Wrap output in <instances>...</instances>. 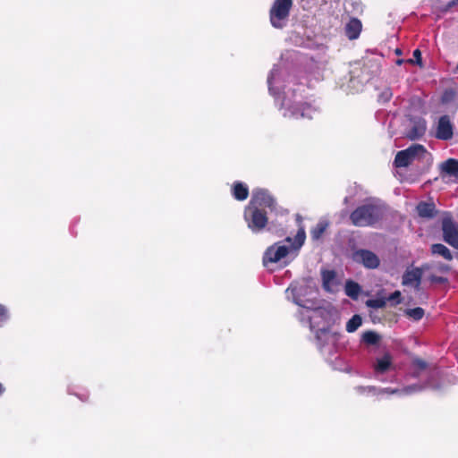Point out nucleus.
<instances>
[{
  "instance_id": "nucleus-24",
  "label": "nucleus",
  "mask_w": 458,
  "mask_h": 458,
  "mask_svg": "<svg viewBox=\"0 0 458 458\" xmlns=\"http://www.w3.org/2000/svg\"><path fill=\"white\" fill-rule=\"evenodd\" d=\"M386 305V298L369 299L366 301V306L373 309H382Z\"/></svg>"
},
{
  "instance_id": "nucleus-4",
  "label": "nucleus",
  "mask_w": 458,
  "mask_h": 458,
  "mask_svg": "<svg viewBox=\"0 0 458 458\" xmlns=\"http://www.w3.org/2000/svg\"><path fill=\"white\" fill-rule=\"evenodd\" d=\"M428 154L426 148L421 144H412L406 149L398 151L394 165L395 167H407L415 159H423Z\"/></svg>"
},
{
  "instance_id": "nucleus-9",
  "label": "nucleus",
  "mask_w": 458,
  "mask_h": 458,
  "mask_svg": "<svg viewBox=\"0 0 458 458\" xmlns=\"http://www.w3.org/2000/svg\"><path fill=\"white\" fill-rule=\"evenodd\" d=\"M354 259L369 269L377 268L380 264L378 257L369 250H359L355 251Z\"/></svg>"
},
{
  "instance_id": "nucleus-8",
  "label": "nucleus",
  "mask_w": 458,
  "mask_h": 458,
  "mask_svg": "<svg viewBox=\"0 0 458 458\" xmlns=\"http://www.w3.org/2000/svg\"><path fill=\"white\" fill-rule=\"evenodd\" d=\"M454 125L449 115L444 114L439 117L434 136L440 140H449L454 136Z\"/></svg>"
},
{
  "instance_id": "nucleus-22",
  "label": "nucleus",
  "mask_w": 458,
  "mask_h": 458,
  "mask_svg": "<svg viewBox=\"0 0 458 458\" xmlns=\"http://www.w3.org/2000/svg\"><path fill=\"white\" fill-rule=\"evenodd\" d=\"M355 391L360 395H368L376 397L377 387L374 386H359L355 387Z\"/></svg>"
},
{
  "instance_id": "nucleus-12",
  "label": "nucleus",
  "mask_w": 458,
  "mask_h": 458,
  "mask_svg": "<svg viewBox=\"0 0 458 458\" xmlns=\"http://www.w3.org/2000/svg\"><path fill=\"white\" fill-rule=\"evenodd\" d=\"M440 174L442 177L448 175L458 180V160L448 158L440 165Z\"/></svg>"
},
{
  "instance_id": "nucleus-32",
  "label": "nucleus",
  "mask_w": 458,
  "mask_h": 458,
  "mask_svg": "<svg viewBox=\"0 0 458 458\" xmlns=\"http://www.w3.org/2000/svg\"><path fill=\"white\" fill-rule=\"evenodd\" d=\"M450 269H451V267L448 265L442 264V263H439L437 265V270L440 271V272L447 273V272L450 271Z\"/></svg>"
},
{
  "instance_id": "nucleus-14",
  "label": "nucleus",
  "mask_w": 458,
  "mask_h": 458,
  "mask_svg": "<svg viewBox=\"0 0 458 458\" xmlns=\"http://www.w3.org/2000/svg\"><path fill=\"white\" fill-rule=\"evenodd\" d=\"M232 195L238 201H243L249 197V188L242 182L236 181L232 185Z\"/></svg>"
},
{
  "instance_id": "nucleus-19",
  "label": "nucleus",
  "mask_w": 458,
  "mask_h": 458,
  "mask_svg": "<svg viewBox=\"0 0 458 458\" xmlns=\"http://www.w3.org/2000/svg\"><path fill=\"white\" fill-rule=\"evenodd\" d=\"M361 288L360 284L354 281H347L345 284V293L352 300L359 298Z\"/></svg>"
},
{
  "instance_id": "nucleus-21",
  "label": "nucleus",
  "mask_w": 458,
  "mask_h": 458,
  "mask_svg": "<svg viewBox=\"0 0 458 458\" xmlns=\"http://www.w3.org/2000/svg\"><path fill=\"white\" fill-rule=\"evenodd\" d=\"M380 340L379 335L374 331H366L362 335V341L369 345H375Z\"/></svg>"
},
{
  "instance_id": "nucleus-10",
  "label": "nucleus",
  "mask_w": 458,
  "mask_h": 458,
  "mask_svg": "<svg viewBox=\"0 0 458 458\" xmlns=\"http://www.w3.org/2000/svg\"><path fill=\"white\" fill-rule=\"evenodd\" d=\"M427 131V123L424 119L419 118L412 122L411 127L406 133V137L411 140L422 138Z\"/></svg>"
},
{
  "instance_id": "nucleus-18",
  "label": "nucleus",
  "mask_w": 458,
  "mask_h": 458,
  "mask_svg": "<svg viewBox=\"0 0 458 458\" xmlns=\"http://www.w3.org/2000/svg\"><path fill=\"white\" fill-rule=\"evenodd\" d=\"M323 288L327 292H332V285L335 281L336 274L334 270H323L321 273Z\"/></svg>"
},
{
  "instance_id": "nucleus-34",
  "label": "nucleus",
  "mask_w": 458,
  "mask_h": 458,
  "mask_svg": "<svg viewBox=\"0 0 458 458\" xmlns=\"http://www.w3.org/2000/svg\"><path fill=\"white\" fill-rule=\"evenodd\" d=\"M327 331L326 329H320V330H318V331L317 332L316 338H317L318 340H319V339H320V335H321V334H327Z\"/></svg>"
},
{
  "instance_id": "nucleus-17",
  "label": "nucleus",
  "mask_w": 458,
  "mask_h": 458,
  "mask_svg": "<svg viewBox=\"0 0 458 458\" xmlns=\"http://www.w3.org/2000/svg\"><path fill=\"white\" fill-rule=\"evenodd\" d=\"M430 251L432 255L441 256L447 261H451L454 259V256L451 250L442 243H434L430 246Z\"/></svg>"
},
{
  "instance_id": "nucleus-38",
  "label": "nucleus",
  "mask_w": 458,
  "mask_h": 458,
  "mask_svg": "<svg viewBox=\"0 0 458 458\" xmlns=\"http://www.w3.org/2000/svg\"><path fill=\"white\" fill-rule=\"evenodd\" d=\"M395 54H396L397 55H400L402 54L401 49L397 48V49L395 50Z\"/></svg>"
},
{
  "instance_id": "nucleus-28",
  "label": "nucleus",
  "mask_w": 458,
  "mask_h": 458,
  "mask_svg": "<svg viewBox=\"0 0 458 458\" xmlns=\"http://www.w3.org/2000/svg\"><path fill=\"white\" fill-rule=\"evenodd\" d=\"M412 55H413V58L414 59H409V60H407V62L410 63V64H416L421 66L422 65V58H421V52H420V49H415L413 51Z\"/></svg>"
},
{
  "instance_id": "nucleus-33",
  "label": "nucleus",
  "mask_w": 458,
  "mask_h": 458,
  "mask_svg": "<svg viewBox=\"0 0 458 458\" xmlns=\"http://www.w3.org/2000/svg\"><path fill=\"white\" fill-rule=\"evenodd\" d=\"M391 92L389 91V89L386 90L385 92H383L382 94V97L385 98V100L386 101H388L390 98H391Z\"/></svg>"
},
{
  "instance_id": "nucleus-26",
  "label": "nucleus",
  "mask_w": 458,
  "mask_h": 458,
  "mask_svg": "<svg viewBox=\"0 0 458 458\" xmlns=\"http://www.w3.org/2000/svg\"><path fill=\"white\" fill-rule=\"evenodd\" d=\"M327 224L318 223L316 227L311 231V236L313 239H319L325 233Z\"/></svg>"
},
{
  "instance_id": "nucleus-36",
  "label": "nucleus",
  "mask_w": 458,
  "mask_h": 458,
  "mask_svg": "<svg viewBox=\"0 0 458 458\" xmlns=\"http://www.w3.org/2000/svg\"><path fill=\"white\" fill-rule=\"evenodd\" d=\"M4 386L0 383V395L4 394Z\"/></svg>"
},
{
  "instance_id": "nucleus-7",
  "label": "nucleus",
  "mask_w": 458,
  "mask_h": 458,
  "mask_svg": "<svg viewBox=\"0 0 458 458\" xmlns=\"http://www.w3.org/2000/svg\"><path fill=\"white\" fill-rule=\"evenodd\" d=\"M443 240L455 250H458V225L448 216L442 220Z\"/></svg>"
},
{
  "instance_id": "nucleus-37",
  "label": "nucleus",
  "mask_w": 458,
  "mask_h": 458,
  "mask_svg": "<svg viewBox=\"0 0 458 458\" xmlns=\"http://www.w3.org/2000/svg\"><path fill=\"white\" fill-rule=\"evenodd\" d=\"M403 62H404V60H403V59H398V60L396 61V64L400 65V64H402Z\"/></svg>"
},
{
  "instance_id": "nucleus-25",
  "label": "nucleus",
  "mask_w": 458,
  "mask_h": 458,
  "mask_svg": "<svg viewBox=\"0 0 458 458\" xmlns=\"http://www.w3.org/2000/svg\"><path fill=\"white\" fill-rule=\"evenodd\" d=\"M10 319V312L8 308L0 303V327H4Z\"/></svg>"
},
{
  "instance_id": "nucleus-13",
  "label": "nucleus",
  "mask_w": 458,
  "mask_h": 458,
  "mask_svg": "<svg viewBox=\"0 0 458 458\" xmlns=\"http://www.w3.org/2000/svg\"><path fill=\"white\" fill-rule=\"evenodd\" d=\"M362 24L357 18H352L345 26V34L351 40L359 38L361 31Z\"/></svg>"
},
{
  "instance_id": "nucleus-6",
  "label": "nucleus",
  "mask_w": 458,
  "mask_h": 458,
  "mask_svg": "<svg viewBox=\"0 0 458 458\" xmlns=\"http://www.w3.org/2000/svg\"><path fill=\"white\" fill-rule=\"evenodd\" d=\"M276 199L266 189L256 188L252 191L251 199L248 204L250 207H256L265 210L276 209Z\"/></svg>"
},
{
  "instance_id": "nucleus-20",
  "label": "nucleus",
  "mask_w": 458,
  "mask_h": 458,
  "mask_svg": "<svg viewBox=\"0 0 458 458\" xmlns=\"http://www.w3.org/2000/svg\"><path fill=\"white\" fill-rule=\"evenodd\" d=\"M362 323V318L360 315L355 314L352 317L351 319L348 320L346 323V331L348 333H353L355 332Z\"/></svg>"
},
{
  "instance_id": "nucleus-31",
  "label": "nucleus",
  "mask_w": 458,
  "mask_h": 458,
  "mask_svg": "<svg viewBox=\"0 0 458 458\" xmlns=\"http://www.w3.org/2000/svg\"><path fill=\"white\" fill-rule=\"evenodd\" d=\"M430 281L433 283L445 284L447 282V278L443 276H430Z\"/></svg>"
},
{
  "instance_id": "nucleus-2",
  "label": "nucleus",
  "mask_w": 458,
  "mask_h": 458,
  "mask_svg": "<svg viewBox=\"0 0 458 458\" xmlns=\"http://www.w3.org/2000/svg\"><path fill=\"white\" fill-rule=\"evenodd\" d=\"M384 216L381 206L374 203H366L357 207L351 214L350 220L357 227H372Z\"/></svg>"
},
{
  "instance_id": "nucleus-3",
  "label": "nucleus",
  "mask_w": 458,
  "mask_h": 458,
  "mask_svg": "<svg viewBox=\"0 0 458 458\" xmlns=\"http://www.w3.org/2000/svg\"><path fill=\"white\" fill-rule=\"evenodd\" d=\"M293 0H275L270 11L269 19L272 26L276 29H283L293 7Z\"/></svg>"
},
{
  "instance_id": "nucleus-29",
  "label": "nucleus",
  "mask_w": 458,
  "mask_h": 458,
  "mask_svg": "<svg viewBox=\"0 0 458 458\" xmlns=\"http://www.w3.org/2000/svg\"><path fill=\"white\" fill-rule=\"evenodd\" d=\"M386 299V301H394V304H399L401 302V292L394 291Z\"/></svg>"
},
{
  "instance_id": "nucleus-27",
  "label": "nucleus",
  "mask_w": 458,
  "mask_h": 458,
  "mask_svg": "<svg viewBox=\"0 0 458 458\" xmlns=\"http://www.w3.org/2000/svg\"><path fill=\"white\" fill-rule=\"evenodd\" d=\"M398 392H399L398 389H393L391 387H385V388L377 387V391L376 393V397L378 398V397H380L381 395H384V394H396Z\"/></svg>"
},
{
  "instance_id": "nucleus-16",
  "label": "nucleus",
  "mask_w": 458,
  "mask_h": 458,
  "mask_svg": "<svg viewBox=\"0 0 458 458\" xmlns=\"http://www.w3.org/2000/svg\"><path fill=\"white\" fill-rule=\"evenodd\" d=\"M392 366V357L389 353H386L383 357L377 358L374 364V370L377 373L383 374L386 372Z\"/></svg>"
},
{
  "instance_id": "nucleus-15",
  "label": "nucleus",
  "mask_w": 458,
  "mask_h": 458,
  "mask_svg": "<svg viewBox=\"0 0 458 458\" xmlns=\"http://www.w3.org/2000/svg\"><path fill=\"white\" fill-rule=\"evenodd\" d=\"M422 271L420 268H414L411 270H407L403 276V284L411 285L414 283L416 285H419L421 281Z\"/></svg>"
},
{
  "instance_id": "nucleus-1",
  "label": "nucleus",
  "mask_w": 458,
  "mask_h": 458,
  "mask_svg": "<svg viewBox=\"0 0 458 458\" xmlns=\"http://www.w3.org/2000/svg\"><path fill=\"white\" fill-rule=\"evenodd\" d=\"M306 239V233L303 227H301L294 239L286 237L284 242L289 243V245L281 244V242H276L269 246L264 252L262 262L264 266H267L270 263H277L285 258L292 250H298L304 243Z\"/></svg>"
},
{
  "instance_id": "nucleus-30",
  "label": "nucleus",
  "mask_w": 458,
  "mask_h": 458,
  "mask_svg": "<svg viewBox=\"0 0 458 458\" xmlns=\"http://www.w3.org/2000/svg\"><path fill=\"white\" fill-rule=\"evenodd\" d=\"M412 363H413V366L416 369H418L419 370H424L428 367V363L424 360L419 359V358L413 360Z\"/></svg>"
},
{
  "instance_id": "nucleus-5",
  "label": "nucleus",
  "mask_w": 458,
  "mask_h": 458,
  "mask_svg": "<svg viewBox=\"0 0 458 458\" xmlns=\"http://www.w3.org/2000/svg\"><path fill=\"white\" fill-rule=\"evenodd\" d=\"M244 219L248 227L253 233H259L267 225V211L263 208L247 206L244 210Z\"/></svg>"
},
{
  "instance_id": "nucleus-35",
  "label": "nucleus",
  "mask_w": 458,
  "mask_h": 458,
  "mask_svg": "<svg viewBox=\"0 0 458 458\" xmlns=\"http://www.w3.org/2000/svg\"><path fill=\"white\" fill-rule=\"evenodd\" d=\"M301 106H302V112L310 109V106L308 104H303ZM303 115H304V113H301V116H303Z\"/></svg>"
},
{
  "instance_id": "nucleus-11",
  "label": "nucleus",
  "mask_w": 458,
  "mask_h": 458,
  "mask_svg": "<svg viewBox=\"0 0 458 458\" xmlns=\"http://www.w3.org/2000/svg\"><path fill=\"white\" fill-rule=\"evenodd\" d=\"M416 211L420 217L426 219H432L438 213L436 205L432 200L419 202L416 206Z\"/></svg>"
},
{
  "instance_id": "nucleus-23",
  "label": "nucleus",
  "mask_w": 458,
  "mask_h": 458,
  "mask_svg": "<svg viewBox=\"0 0 458 458\" xmlns=\"http://www.w3.org/2000/svg\"><path fill=\"white\" fill-rule=\"evenodd\" d=\"M425 314V311L420 307H416L413 309H408L405 310V315L415 321L420 320Z\"/></svg>"
}]
</instances>
